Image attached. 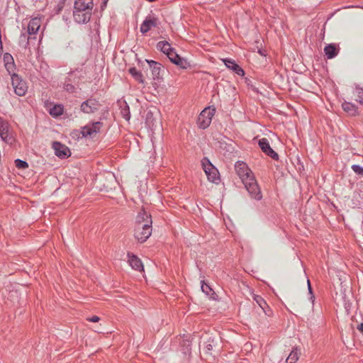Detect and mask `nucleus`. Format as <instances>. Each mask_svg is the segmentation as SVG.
Instances as JSON below:
<instances>
[{
    "label": "nucleus",
    "mask_w": 363,
    "mask_h": 363,
    "mask_svg": "<svg viewBox=\"0 0 363 363\" xmlns=\"http://www.w3.org/2000/svg\"><path fill=\"white\" fill-rule=\"evenodd\" d=\"M235 169L250 197L257 201L261 200L262 194L260 188L253 172L249 169L247 164L244 162L238 161L235 164Z\"/></svg>",
    "instance_id": "1"
},
{
    "label": "nucleus",
    "mask_w": 363,
    "mask_h": 363,
    "mask_svg": "<svg viewBox=\"0 0 363 363\" xmlns=\"http://www.w3.org/2000/svg\"><path fill=\"white\" fill-rule=\"evenodd\" d=\"M157 50L164 53L167 56L168 53L172 52L174 48H172L171 45L167 41H160L157 43Z\"/></svg>",
    "instance_id": "18"
},
{
    "label": "nucleus",
    "mask_w": 363,
    "mask_h": 363,
    "mask_svg": "<svg viewBox=\"0 0 363 363\" xmlns=\"http://www.w3.org/2000/svg\"><path fill=\"white\" fill-rule=\"evenodd\" d=\"M308 291H309L310 294H312V289H311V286L310 284V281L308 280Z\"/></svg>",
    "instance_id": "40"
},
{
    "label": "nucleus",
    "mask_w": 363,
    "mask_h": 363,
    "mask_svg": "<svg viewBox=\"0 0 363 363\" xmlns=\"http://www.w3.org/2000/svg\"><path fill=\"white\" fill-rule=\"evenodd\" d=\"M147 219L152 220L151 216L143 209L141 210L136 217L135 225H138L139 224H145Z\"/></svg>",
    "instance_id": "19"
},
{
    "label": "nucleus",
    "mask_w": 363,
    "mask_h": 363,
    "mask_svg": "<svg viewBox=\"0 0 363 363\" xmlns=\"http://www.w3.org/2000/svg\"><path fill=\"white\" fill-rule=\"evenodd\" d=\"M103 123L97 121L90 125L84 126L82 130V134L84 137H91L94 134L97 133L100 131Z\"/></svg>",
    "instance_id": "12"
},
{
    "label": "nucleus",
    "mask_w": 363,
    "mask_h": 363,
    "mask_svg": "<svg viewBox=\"0 0 363 363\" xmlns=\"http://www.w3.org/2000/svg\"><path fill=\"white\" fill-rule=\"evenodd\" d=\"M121 115L126 121H129L130 118V113L129 106L127 105V104H125V106L121 108Z\"/></svg>",
    "instance_id": "29"
},
{
    "label": "nucleus",
    "mask_w": 363,
    "mask_h": 363,
    "mask_svg": "<svg viewBox=\"0 0 363 363\" xmlns=\"http://www.w3.org/2000/svg\"><path fill=\"white\" fill-rule=\"evenodd\" d=\"M160 21L154 15H150L145 18L140 27V31L143 34L147 33L151 28L158 26Z\"/></svg>",
    "instance_id": "9"
},
{
    "label": "nucleus",
    "mask_w": 363,
    "mask_h": 363,
    "mask_svg": "<svg viewBox=\"0 0 363 363\" xmlns=\"http://www.w3.org/2000/svg\"><path fill=\"white\" fill-rule=\"evenodd\" d=\"M11 84L16 95L19 96L26 95L28 86L21 77L15 73L11 74Z\"/></svg>",
    "instance_id": "5"
},
{
    "label": "nucleus",
    "mask_w": 363,
    "mask_h": 363,
    "mask_svg": "<svg viewBox=\"0 0 363 363\" xmlns=\"http://www.w3.org/2000/svg\"><path fill=\"white\" fill-rule=\"evenodd\" d=\"M4 61L6 63L13 62V57L9 53H5L4 55Z\"/></svg>",
    "instance_id": "35"
},
{
    "label": "nucleus",
    "mask_w": 363,
    "mask_h": 363,
    "mask_svg": "<svg viewBox=\"0 0 363 363\" xmlns=\"http://www.w3.org/2000/svg\"><path fill=\"white\" fill-rule=\"evenodd\" d=\"M62 6L58 4L57 5V11L60 12L62 10Z\"/></svg>",
    "instance_id": "42"
},
{
    "label": "nucleus",
    "mask_w": 363,
    "mask_h": 363,
    "mask_svg": "<svg viewBox=\"0 0 363 363\" xmlns=\"http://www.w3.org/2000/svg\"><path fill=\"white\" fill-rule=\"evenodd\" d=\"M0 138L7 143L13 141V137L9 123L0 117Z\"/></svg>",
    "instance_id": "7"
},
{
    "label": "nucleus",
    "mask_w": 363,
    "mask_h": 363,
    "mask_svg": "<svg viewBox=\"0 0 363 363\" xmlns=\"http://www.w3.org/2000/svg\"><path fill=\"white\" fill-rule=\"evenodd\" d=\"M342 108L350 116H355L357 114V107L350 102H344L342 104Z\"/></svg>",
    "instance_id": "23"
},
{
    "label": "nucleus",
    "mask_w": 363,
    "mask_h": 363,
    "mask_svg": "<svg viewBox=\"0 0 363 363\" xmlns=\"http://www.w3.org/2000/svg\"><path fill=\"white\" fill-rule=\"evenodd\" d=\"M101 106L99 100L94 98H90L82 103L80 110L84 113H94L100 108Z\"/></svg>",
    "instance_id": "8"
},
{
    "label": "nucleus",
    "mask_w": 363,
    "mask_h": 363,
    "mask_svg": "<svg viewBox=\"0 0 363 363\" xmlns=\"http://www.w3.org/2000/svg\"><path fill=\"white\" fill-rule=\"evenodd\" d=\"M355 100L359 104H363V89L357 88L355 89Z\"/></svg>",
    "instance_id": "30"
},
{
    "label": "nucleus",
    "mask_w": 363,
    "mask_h": 363,
    "mask_svg": "<svg viewBox=\"0 0 363 363\" xmlns=\"http://www.w3.org/2000/svg\"><path fill=\"white\" fill-rule=\"evenodd\" d=\"M212 347H212V345H211V344H208V345H206V349H207V350H208V351L211 350H212Z\"/></svg>",
    "instance_id": "41"
},
{
    "label": "nucleus",
    "mask_w": 363,
    "mask_h": 363,
    "mask_svg": "<svg viewBox=\"0 0 363 363\" xmlns=\"http://www.w3.org/2000/svg\"><path fill=\"white\" fill-rule=\"evenodd\" d=\"M128 263L133 269L139 272L143 271V264L140 258L130 252L128 253Z\"/></svg>",
    "instance_id": "15"
},
{
    "label": "nucleus",
    "mask_w": 363,
    "mask_h": 363,
    "mask_svg": "<svg viewBox=\"0 0 363 363\" xmlns=\"http://www.w3.org/2000/svg\"><path fill=\"white\" fill-rule=\"evenodd\" d=\"M216 112L215 108L210 107L205 108L199 114L197 119V125L200 128L206 129L208 128L212 121V118Z\"/></svg>",
    "instance_id": "4"
},
{
    "label": "nucleus",
    "mask_w": 363,
    "mask_h": 363,
    "mask_svg": "<svg viewBox=\"0 0 363 363\" xmlns=\"http://www.w3.org/2000/svg\"><path fill=\"white\" fill-rule=\"evenodd\" d=\"M357 329L363 334V323L359 324Z\"/></svg>",
    "instance_id": "37"
},
{
    "label": "nucleus",
    "mask_w": 363,
    "mask_h": 363,
    "mask_svg": "<svg viewBox=\"0 0 363 363\" xmlns=\"http://www.w3.org/2000/svg\"><path fill=\"white\" fill-rule=\"evenodd\" d=\"M100 320L99 317L96 316V315H94L91 318H87V320L89 321V322H93V323H96L98 322L99 320Z\"/></svg>",
    "instance_id": "36"
},
{
    "label": "nucleus",
    "mask_w": 363,
    "mask_h": 363,
    "mask_svg": "<svg viewBox=\"0 0 363 363\" xmlns=\"http://www.w3.org/2000/svg\"><path fill=\"white\" fill-rule=\"evenodd\" d=\"M41 26V20L39 18H33L30 20L28 28L27 33L29 35L32 36L33 35H35L39 30Z\"/></svg>",
    "instance_id": "16"
},
{
    "label": "nucleus",
    "mask_w": 363,
    "mask_h": 363,
    "mask_svg": "<svg viewBox=\"0 0 363 363\" xmlns=\"http://www.w3.org/2000/svg\"><path fill=\"white\" fill-rule=\"evenodd\" d=\"M352 169L355 173L358 174H363V167L359 165L354 164L352 165Z\"/></svg>",
    "instance_id": "33"
},
{
    "label": "nucleus",
    "mask_w": 363,
    "mask_h": 363,
    "mask_svg": "<svg viewBox=\"0 0 363 363\" xmlns=\"http://www.w3.org/2000/svg\"><path fill=\"white\" fill-rule=\"evenodd\" d=\"M149 115H152V113H151L150 112H148V113H147V118L146 123H147V124L149 126H150V125H151V123H150V121H149V119H148V116H149Z\"/></svg>",
    "instance_id": "39"
},
{
    "label": "nucleus",
    "mask_w": 363,
    "mask_h": 363,
    "mask_svg": "<svg viewBox=\"0 0 363 363\" xmlns=\"http://www.w3.org/2000/svg\"><path fill=\"white\" fill-rule=\"evenodd\" d=\"M74 6L93 10V0H75Z\"/></svg>",
    "instance_id": "20"
},
{
    "label": "nucleus",
    "mask_w": 363,
    "mask_h": 363,
    "mask_svg": "<svg viewBox=\"0 0 363 363\" xmlns=\"http://www.w3.org/2000/svg\"><path fill=\"white\" fill-rule=\"evenodd\" d=\"M259 146L261 150L268 156L274 160H277L279 159L278 154L271 147L269 140L263 138L259 140Z\"/></svg>",
    "instance_id": "11"
},
{
    "label": "nucleus",
    "mask_w": 363,
    "mask_h": 363,
    "mask_svg": "<svg viewBox=\"0 0 363 363\" xmlns=\"http://www.w3.org/2000/svg\"><path fill=\"white\" fill-rule=\"evenodd\" d=\"M52 148L55 150V154L60 158L65 159L70 156L71 152L69 147L60 142H53Z\"/></svg>",
    "instance_id": "10"
},
{
    "label": "nucleus",
    "mask_w": 363,
    "mask_h": 363,
    "mask_svg": "<svg viewBox=\"0 0 363 363\" xmlns=\"http://www.w3.org/2000/svg\"><path fill=\"white\" fill-rule=\"evenodd\" d=\"M130 74L132 77L139 83L144 84L145 80L143 78V75L141 72L138 71L135 67H131L129 69Z\"/></svg>",
    "instance_id": "22"
},
{
    "label": "nucleus",
    "mask_w": 363,
    "mask_h": 363,
    "mask_svg": "<svg viewBox=\"0 0 363 363\" xmlns=\"http://www.w3.org/2000/svg\"><path fill=\"white\" fill-rule=\"evenodd\" d=\"M16 167L18 169H26L28 167V163L26 161L21 160L20 159H16L15 160Z\"/></svg>",
    "instance_id": "31"
},
{
    "label": "nucleus",
    "mask_w": 363,
    "mask_h": 363,
    "mask_svg": "<svg viewBox=\"0 0 363 363\" xmlns=\"http://www.w3.org/2000/svg\"><path fill=\"white\" fill-rule=\"evenodd\" d=\"M167 56L169 60L175 64L176 65L180 67L182 69H186L189 67V63L186 61V60L181 57L174 50V49L172 51V52L168 53Z\"/></svg>",
    "instance_id": "13"
},
{
    "label": "nucleus",
    "mask_w": 363,
    "mask_h": 363,
    "mask_svg": "<svg viewBox=\"0 0 363 363\" xmlns=\"http://www.w3.org/2000/svg\"><path fill=\"white\" fill-rule=\"evenodd\" d=\"M201 165L208 181L218 184L220 181L219 172L211 161L207 157H204L201 160Z\"/></svg>",
    "instance_id": "3"
},
{
    "label": "nucleus",
    "mask_w": 363,
    "mask_h": 363,
    "mask_svg": "<svg viewBox=\"0 0 363 363\" xmlns=\"http://www.w3.org/2000/svg\"><path fill=\"white\" fill-rule=\"evenodd\" d=\"M222 61L228 69L233 70L238 75L242 77L245 75V71L235 62V60L225 58L223 59Z\"/></svg>",
    "instance_id": "14"
},
{
    "label": "nucleus",
    "mask_w": 363,
    "mask_h": 363,
    "mask_svg": "<svg viewBox=\"0 0 363 363\" xmlns=\"http://www.w3.org/2000/svg\"><path fill=\"white\" fill-rule=\"evenodd\" d=\"M201 290L202 291L206 294L207 296H211V295H213L214 293H213V289H211V287L207 284L206 283H205V281L203 280L201 281Z\"/></svg>",
    "instance_id": "28"
},
{
    "label": "nucleus",
    "mask_w": 363,
    "mask_h": 363,
    "mask_svg": "<svg viewBox=\"0 0 363 363\" xmlns=\"http://www.w3.org/2000/svg\"><path fill=\"white\" fill-rule=\"evenodd\" d=\"M5 67L6 69V70L9 72V74H11V72L13 71V69H14L13 62L6 63Z\"/></svg>",
    "instance_id": "34"
},
{
    "label": "nucleus",
    "mask_w": 363,
    "mask_h": 363,
    "mask_svg": "<svg viewBox=\"0 0 363 363\" xmlns=\"http://www.w3.org/2000/svg\"><path fill=\"white\" fill-rule=\"evenodd\" d=\"M311 298H313V299H314V298H315V297H314V296H313V295H312Z\"/></svg>",
    "instance_id": "43"
},
{
    "label": "nucleus",
    "mask_w": 363,
    "mask_h": 363,
    "mask_svg": "<svg viewBox=\"0 0 363 363\" xmlns=\"http://www.w3.org/2000/svg\"><path fill=\"white\" fill-rule=\"evenodd\" d=\"M63 111V106L60 104H57L50 109L49 113L52 116L57 117L62 115Z\"/></svg>",
    "instance_id": "26"
},
{
    "label": "nucleus",
    "mask_w": 363,
    "mask_h": 363,
    "mask_svg": "<svg viewBox=\"0 0 363 363\" xmlns=\"http://www.w3.org/2000/svg\"><path fill=\"white\" fill-rule=\"evenodd\" d=\"M64 89L69 92V93H73L75 91V86L72 85V84H65L64 85Z\"/></svg>",
    "instance_id": "32"
},
{
    "label": "nucleus",
    "mask_w": 363,
    "mask_h": 363,
    "mask_svg": "<svg viewBox=\"0 0 363 363\" xmlns=\"http://www.w3.org/2000/svg\"><path fill=\"white\" fill-rule=\"evenodd\" d=\"M31 38H32V37L30 35H29L28 34V33H21L19 37V40H18L19 45L24 49L28 48L29 40Z\"/></svg>",
    "instance_id": "21"
},
{
    "label": "nucleus",
    "mask_w": 363,
    "mask_h": 363,
    "mask_svg": "<svg viewBox=\"0 0 363 363\" xmlns=\"http://www.w3.org/2000/svg\"><path fill=\"white\" fill-rule=\"evenodd\" d=\"M325 55L328 58L331 59L337 55V48L334 45H329L326 46L324 49Z\"/></svg>",
    "instance_id": "25"
},
{
    "label": "nucleus",
    "mask_w": 363,
    "mask_h": 363,
    "mask_svg": "<svg viewBox=\"0 0 363 363\" xmlns=\"http://www.w3.org/2000/svg\"><path fill=\"white\" fill-rule=\"evenodd\" d=\"M146 62H147L152 70L153 78L158 79L160 77L161 71V64L151 60H146Z\"/></svg>",
    "instance_id": "17"
},
{
    "label": "nucleus",
    "mask_w": 363,
    "mask_h": 363,
    "mask_svg": "<svg viewBox=\"0 0 363 363\" xmlns=\"http://www.w3.org/2000/svg\"><path fill=\"white\" fill-rule=\"evenodd\" d=\"M254 301L259 305V306L264 311L266 315H269V313L265 311V307L267 306L266 301L258 295L253 296Z\"/></svg>",
    "instance_id": "27"
},
{
    "label": "nucleus",
    "mask_w": 363,
    "mask_h": 363,
    "mask_svg": "<svg viewBox=\"0 0 363 363\" xmlns=\"http://www.w3.org/2000/svg\"><path fill=\"white\" fill-rule=\"evenodd\" d=\"M152 220L147 219L145 224L135 225L134 236L139 242H145L151 235L152 231Z\"/></svg>",
    "instance_id": "2"
},
{
    "label": "nucleus",
    "mask_w": 363,
    "mask_h": 363,
    "mask_svg": "<svg viewBox=\"0 0 363 363\" xmlns=\"http://www.w3.org/2000/svg\"><path fill=\"white\" fill-rule=\"evenodd\" d=\"M92 10L74 6L73 18L78 23H86L90 21Z\"/></svg>",
    "instance_id": "6"
},
{
    "label": "nucleus",
    "mask_w": 363,
    "mask_h": 363,
    "mask_svg": "<svg viewBox=\"0 0 363 363\" xmlns=\"http://www.w3.org/2000/svg\"><path fill=\"white\" fill-rule=\"evenodd\" d=\"M300 351L297 348H294L289 354L286 359V363H295L299 358Z\"/></svg>",
    "instance_id": "24"
},
{
    "label": "nucleus",
    "mask_w": 363,
    "mask_h": 363,
    "mask_svg": "<svg viewBox=\"0 0 363 363\" xmlns=\"http://www.w3.org/2000/svg\"><path fill=\"white\" fill-rule=\"evenodd\" d=\"M2 50H3V44H2L1 38H0V57L1 56Z\"/></svg>",
    "instance_id": "38"
}]
</instances>
